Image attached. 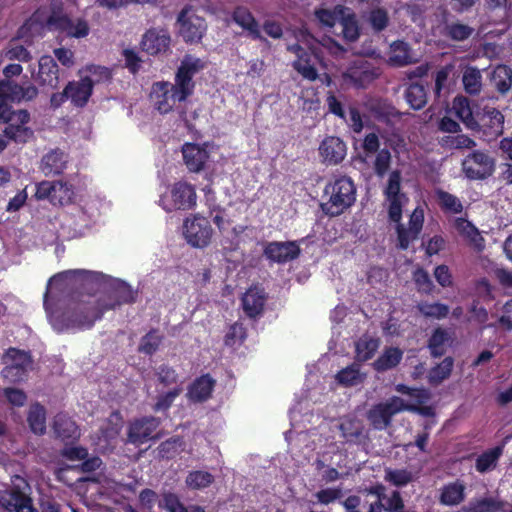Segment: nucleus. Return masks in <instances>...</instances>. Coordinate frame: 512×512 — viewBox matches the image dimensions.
<instances>
[{"label":"nucleus","mask_w":512,"mask_h":512,"mask_svg":"<svg viewBox=\"0 0 512 512\" xmlns=\"http://www.w3.org/2000/svg\"><path fill=\"white\" fill-rule=\"evenodd\" d=\"M101 299L82 295L80 299H71L55 321L58 331L68 329H89L105 313Z\"/></svg>","instance_id":"1"},{"label":"nucleus","mask_w":512,"mask_h":512,"mask_svg":"<svg viewBox=\"0 0 512 512\" xmlns=\"http://www.w3.org/2000/svg\"><path fill=\"white\" fill-rule=\"evenodd\" d=\"M324 196L327 201L320 204L322 212L331 218L340 216L356 202V185L347 175L333 176L324 188Z\"/></svg>","instance_id":"2"},{"label":"nucleus","mask_w":512,"mask_h":512,"mask_svg":"<svg viewBox=\"0 0 512 512\" xmlns=\"http://www.w3.org/2000/svg\"><path fill=\"white\" fill-rule=\"evenodd\" d=\"M26 480L14 476L11 484L0 486V507L8 512H38L33 506Z\"/></svg>","instance_id":"3"},{"label":"nucleus","mask_w":512,"mask_h":512,"mask_svg":"<svg viewBox=\"0 0 512 512\" xmlns=\"http://www.w3.org/2000/svg\"><path fill=\"white\" fill-rule=\"evenodd\" d=\"M206 67V62L202 59L186 54L177 68L172 84L176 95L181 101H186L193 95L195 90L194 76Z\"/></svg>","instance_id":"4"},{"label":"nucleus","mask_w":512,"mask_h":512,"mask_svg":"<svg viewBox=\"0 0 512 512\" xmlns=\"http://www.w3.org/2000/svg\"><path fill=\"white\" fill-rule=\"evenodd\" d=\"M197 195L193 185L186 181L175 182L169 192L161 195L159 205L166 211L190 210L196 206Z\"/></svg>","instance_id":"5"},{"label":"nucleus","mask_w":512,"mask_h":512,"mask_svg":"<svg viewBox=\"0 0 512 512\" xmlns=\"http://www.w3.org/2000/svg\"><path fill=\"white\" fill-rule=\"evenodd\" d=\"M6 366L2 370L4 378L13 383L24 381L33 368V359L29 351L9 348L5 355Z\"/></svg>","instance_id":"6"},{"label":"nucleus","mask_w":512,"mask_h":512,"mask_svg":"<svg viewBox=\"0 0 512 512\" xmlns=\"http://www.w3.org/2000/svg\"><path fill=\"white\" fill-rule=\"evenodd\" d=\"M179 24V35L187 44L199 43L207 31V24L204 18L198 16L192 7L185 6L177 17Z\"/></svg>","instance_id":"7"},{"label":"nucleus","mask_w":512,"mask_h":512,"mask_svg":"<svg viewBox=\"0 0 512 512\" xmlns=\"http://www.w3.org/2000/svg\"><path fill=\"white\" fill-rule=\"evenodd\" d=\"M402 175L400 170H393L388 178L384 189V196L389 203L388 216L392 222H399L402 219V209L408 198L401 192Z\"/></svg>","instance_id":"8"},{"label":"nucleus","mask_w":512,"mask_h":512,"mask_svg":"<svg viewBox=\"0 0 512 512\" xmlns=\"http://www.w3.org/2000/svg\"><path fill=\"white\" fill-rule=\"evenodd\" d=\"M403 411V399L392 396L386 402L378 403L367 412V419L376 430H384L391 425L392 418Z\"/></svg>","instance_id":"9"},{"label":"nucleus","mask_w":512,"mask_h":512,"mask_svg":"<svg viewBox=\"0 0 512 512\" xmlns=\"http://www.w3.org/2000/svg\"><path fill=\"white\" fill-rule=\"evenodd\" d=\"M462 169L468 179L483 180L493 174L495 162L487 153L474 151L465 157Z\"/></svg>","instance_id":"10"},{"label":"nucleus","mask_w":512,"mask_h":512,"mask_svg":"<svg viewBox=\"0 0 512 512\" xmlns=\"http://www.w3.org/2000/svg\"><path fill=\"white\" fill-rule=\"evenodd\" d=\"M378 77L368 61H355L340 75L341 87L366 88Z\"/></svg>","instance_id":"11"},{"label":"nucleus","mask_w":512,"mask_h":512,"mask_svg":"<svg viewBox=\"0 0 512 512\" xmlns=\"http://www.w3.org/2000/svg\"><path fill=\"white\" fill-rule=\"evenodd\" d=\"M161 420L154 416H144L134 419L129 423L127 429V443L140 446L149 440L158 439L153 433L160 426Z\"/></svg>","instance_id":"12"},{"label":"nucleus","mask_w":512,"mask_h":512,"mask_svg":"<svg viewBox=\"0 0 512 512\" xmlns=\"http://www.w3.org/2000/svg\"><path fill=\"white\" fill-rule=\"evenodd\" d=\"M30 121V113L26 109L16 110L10 121H5L7 126L3 130L4 136L17 143L24 144L34 135L33 130L27 126Z\"/></svg>","instance_id":"13"},{"label":"nucleus","mask_w":512,"mask_h":512,"mask_svg":"<svg viewBox=\"0 0 512 512\" xmlns=\"http://www.w3.org/2000/svg\"><path fill=\"white\" fill-rule=\"evenodd\" d=\"M300 254L301 248L297 241H271L267 242L263 249L265 258L277 264L296 260Z\"/></svg>","instance_id":"14"},{"label":"nucleus","mask_w":512,"mask_h":512,"mask_svg":"<svg viewBox=\"0 0 512 512\" xmlns=\"http://www.w3.org/2000/svg\"><path fill=\"white\" fill-rule=\"evenodd\" d=\"M184 236L193 247H206L212 237L211 225L205 218L186 219L184 221Z\"/></svg>","instance_id":"15"},{"label":"nucleus","mask_w":512,"mask_h":512,"mask_svg":"<svg viewBox=\"0 0 512 512\" xmlns=\"http://www.w3.org/2000/svg\"><path fill=\"white\" fill-rule=\"evenodd\" d=\"M150 99L161 114L169 113L176 102H182L173 90L172 83L168 81L155 82L151 88Z\"/></svg>","instance_id":"16"},{"label":"nucleus","mask_w":512,"mask_h":512,"mask_svg":"<svg viewBox=\"0 0 512 512\" xmlns=\"http://www.w3.org/2000/svg\"><path fill=\"white\" fill-rule=\"evenodd\" d=\"M171 36L167 29L150 28L142 36L140 46L144 52L155 56L170 49Z\"/></svg>","instance_id":"17"},{"label":"nucleus","mask_w":512,"mask_h":512,"mask_svg":"<svg viewBox=\"0 0 512 512\" xmlns=\"http://www.w3.org/2000/svg\"><path fill=\"white\" fill-rule=\"evenodd\" d=\"M319 155L327 165L340 164L347 155L346 143L337 136H327L319 145Z\"/></svg>","instance_id":"18"},{"label":"nucleus","mask_w":512,"mask_h":512,"mask_svg":"<svg viewBox=\"0 0 512 512\" xmlns=\"http://www.w3.org/2000/svg\"><path fill=\"white\" fill-rule=\"evenodd\" d=\"M68 99L72 105L83 108L93 93V81L90 77H82L79 81H70L66 87Z\"/></svg>","instance_id":"19"},{"label":"nucleus","mask_w":512,"mask_h":512,"mask_svg":"<svg viewBox=\"0 0 512 512\" xmlns=\"http://www.w3.org/2000/svg\"><path fill=\"white\" fill-rule=\"evenodd\" d=\"M183 160L190 172L198 173L204 169L209 159V152L205 147L196 143H185L182 146Z\"/></svg>","instance_id":"20"},{"label":"nucleus","mask_w":512,"mask_h":512,"mask_svg":"<svg viewBox=\"0 0 512 512\" xmlns=\"http://www.w3.org/2000/svg\"><path fill=\"white\" fill-rule=\"evenodd\" d=\"M216 380L210 374L197 377L188 387L187 396L194 403H203L211 398Z\"/></svg>","instance_id":"21"},{"label":"nucleus","mask_w":512,"mask_h":512,"mask_svg":"<svg viewBox=\"0 0 512 512\" xmlns=\"http://www.w3.org/2000/svg\"><path fill=\"white\" fill-rule=\"evenodd\" d=\"M137 294L124 282L118 283L108 295L107 299L100 298L105 311L115 309L123 304H131L136 301Z\"/></svg>","instance_id":"22"},{"label":"nucleus","mask_w":512,"mask_h":512,"mask_svg":"<svg viewBox=\"0 0 512 512\" xmlns=\"http://www.w3.org/2000/svg\"><path fill=\"white\" fill-rule=\"evenodd\" d=\"M297 55V60L293 62V68L309 81H315L318 78V72L313 63V55L300 45L296 44L291 48Z\"/></svg>","instance_id":"23"},{"label":"nucleus","mask_w":512,"mask_h":512,"mask_svg":"<svg viewBox=\"0 0 512 512\" xmlns=\"http://www.w3.org/2000/svg\"><path fill=\"white\" fill-rule=\"evenodd\" d=\"M232 19L237 25L246 30L253 40L266 41V38L261 34L258 22L248 8L236 7L232 13Z\"/></svg>","instance_id":"24"},{"label":"nucleus","mask_w":512,"mask_h":512,"mask_svg":"<svg viewBox=\"0 0 512 512\" xmlns=\"http://www.w3.org/2000/svg\"><path fill=\"white\" fill-rule=\"evenodd\" d=\"M266 301V294L263 289L257 286L250 287L242 297V306L249 318H256L262 314Z\"/></svg>","instance_id":"25"},{"label":"nucleus","mask_w":512,"mask_h":512,"mask_svg":"<svg viewBox=\"0 0 512 512\" xmlns=\"http://www.w3.org/2000/svg\"><path fill=\"white\" fill-rule=\"evenodd\" d=\"M36 197L38 199H50L52 202L62 200L70 197V189L66 183L62 181H42L37 185Z\"/></svg>","instance_id":"26"},{"label":"nucleus","mask_w":512,"mask_h":512,"mask_svg":"<svg viewBox=\"0 0 512 512\" xmlns=\"http://www.w3.org/2000/svg\"><path fill=\"white\" fill-rule=\"evenodd\" d=\"M41 85L56 88L59 84V67L53 57L45 55L39 59L38 77Z\"/></svg>","instance_id":"27"},{"label":"nucleus","mask_w":512,"mask_h":512,"mask_svg":"<svg viewBox=\"0 0 512 512\" xmlns=\"http://www.w3.org/2000/svg\"><path fill=\"white\" fill-rule=\"evenodd\" d=\"M67 156L59 148L52 149L41 159L40 169L46 176L60 175L66 168Z\"/></svg>","instance_id":"28"},{"label":"nucleus","mask_w":512,"mask_h":512,"mask_svg":"<svg viewBox=\"0 0 512 512\" xmlns=\"http://www.w3.org/2000/svg\"><path fill=\"white\" fill-rule=\"evenodd\" d=\"M342 505L346 512H383L381 499H370L361 495H350Z\"/></svg>","instance_id":"29"},{"label":"nucleus","mask_w":512,"mask_h":512,"mask_svg":"<svg viewBox=\"0 0 512 512\" xmlns=\"http://www.w3.org/2000/svg\"><path fill=\"white\" fill-rule=\"evenodd\" d=\"M53 429L56 436L63 441L76 440L80 436L76 422L63 413H59L55 416Z\"/></svg>","instance_id":"30"},{"label":"nucleus","mask_w":512,"mask_h":512,"mask_svg":"<svg viewBox=\"0 0 512 512\" xmlns=\"http://www.w3.org/2000/svg\"><path fill=\"white\" fill-rule=\"evenodd\" d=\"M411 48L408 43L397 40L390 45L389 64L394 67H403L413 63Z\"/></svg>","instance_id":"31"},{"label":"nucleus","mask_w":512,"mask_h":512,"mask_svg":"<svg viewBox=\"0 0 512 512\" xmlns=\"http://www.w3.org/2000/svg\"><path fill=\"white\" fill-rule=\"evenodd\" d=\"M403 358V351L398 347H385L382 354L374 361L377 372H385L397 367Z\"/></svg>","instance_id":"32"},{"label":"nucleus","mask_w":512,"mask_h":512,"mask_svg":"<svg viewBox=\"0 0 512 512\" xmlns=\"http://www.w3.org/2000/svg\"><path fill=\"white\" fill-rule=\"evenodd\" d=\"M453 110L456 116L471 129H476L479 126L473 112V108L469 99L465 96L458 95L453 100Z\"/></svg>","instance_id":"33"},{"label":"nucleus","mask_w":512,"mask_h":512,"mask_svg":"<svg viewBox=\"0 0 512 512\" xmlns=\"http://www.w3.org/2000/svg\"><path fill=\"white\" fill-rule=\"evenodd\" d=\"M452 340L451 334L442 327L433 330L428 339V349L433 358H440L446 353V347Z\"/></svg>","instance_id":"34"},{"label":"nucleus","mask_w":512,"mask_h":512,"mask_svg":"<svg viewBox=\"0 0 512 512\" xmlns=\"http://www.w3.org/2000/svg\"><path fill=\"white\" fill-rule=\"evenodd\" d=\"M481 124L478 127L487 128L490 134L500 135L504 129V116L496 108L486 107L480 118Z\"/></svg>","instance_id":"35"},{"label":"nucleus","mask_w":512,"mask_h":512,"mask_svg":"<svg viewBox=\"0 0 512 512\" xmlns=\"http://www.w3.org/2000/svg\"><path fill=\"white\" fill-rule=\"evenodd\" d=\"M465 498V486L459 480L444 485L441 489L439 501L446 506L460 504Z\"/></svg>","instance_id":"36"},{"label":"nucleus","mask_w":512,"mask_h":512,"mask_svg":"<svg viewBox=\"0 0 512 512\" xmlns=\"http://www.w3.org/2000/svg\"><path fill=\"white\" fill-rule=\"evenodd\" d=\"M502 509V501L493 497L473 498L462 508L463 512H498Z\"/></svg>","instance_id":"37"},{"label":"nucleus","mask_w":512,"mask_h":512,"mask_svg":"<svg viewBox=\"0 0 512 512\" xmlns=\"http://www.w3.org/2000/svg\"><path fill=\"white\" fill-rule=\"evenodd\" d=\"M464 91L469 95H478L482 90L481 71L474 66H466L462 73Z\"/></svg>","instance_id":"38"},{"label":"nucleus","mask_w":512,"mask_h":512,"mask_svg":"<svg viewBox=\"0 0 512 512\" xmlns=\"http://www.w3.org/2000/svg\"><path fill=\"white\" fill-rule=\"evenodd\" d=\"M504 450V445H498L491 449L484 451L480 454L475 462V469L479 473H485L491 469H493L502 456Z\"/></svg>","instance_id":"39"},{"label":"nucleus","mask_w":512,"mask_h":512,"mask_svg":"<svg viewBox=\"0 0 512 512\" xmlns=\"http://www.w3.org/2000/svg\"><path fill=\"white\" fill-rule=\"evenodd\" d=\"M437 204L444 213L460 214L464 207L460 199L442 189L435 190Z\"/></svg>","instance_id":"40"},{"label":"nucleus","mask_w":512,"mask_h":512,"mask_svg":"<svg viewBox=\"0 0 512 512\" xmlns=\"http://www.w3.org/2000/svg\"><path fill=\"white\" fill-rule=\"evenodd\" d=\"M27 422L31 431L43 435L46 431V411L42 405L36 403L30 407Z\"/></svg>","instance_id":"41"},{"label":"nucleus","mask_w":512,"mask_h":512,"mask_svg":"<svg viewBox=\"0 0 512 512\" xmlns=\"http://www.w3.org/2000/svg\"><path fill=\"white\" fill-rule=\"evenodd\" d=\"M183 446L184 440L181 436H172L159 444L157 456L160 459L171 460L182 451Z\"/></svg>","instance_id":"42"},{"label":"nucleus","mask_w":512,"mask_h":512,"mask_svg":"<svg viewBox=\"0 0 512 512\" xmlns=\"http://www.w3.org/2000/svg\"><path fill=\"white\" fill-rule=\"evenodd\" d=\"M405 98L412 109H422L427 103L425 87L419 83L410 84L405 91Z\"/></svg>","instance_id":"43"},{"label":"nucleus","mask_w":512,"mask_h":512,"mask_svg":"<svg viewBox=\"0 0 512 512\" xmlns=\"http://www.w3.org/2000/svg\"><path fill=\"white\" fill-rule=\"evenodd\" d=\"M454 366V359L450 356L445 357L441 363L437 364L429 371V381L431 384L438 385L449 378Z\"/></svg>","instance_id":"44"},{"label":"nucleus","mask_w":512,"mask_h":512,"mask_svg":"<svg viewBox=\"0 0 512 512\" xmlns=\"http://www.w3.org/2000/svg\"><path fill=\"white\" fill-rule=\"evenodd\" d=\"M379 345L380 341L377 338L365 337L360 339L356 343V356L358 360L365 362L372 359Z\"/></svg>","instance_id":"45"},{"label":"nucleus","mask_w":512,"mask_h":512,"mask_svg":"<svg viewBox=\"0 0 512 512\" xmlns=\"http://www.w3.org/2000/svg\"><path fill=\"white\" fill-rule=\"evenodd\" d=\"M339 429L347 442H356L362 435L363 425L357 419L346 418L340 423Z\"/></svg>","instance_id":"46"},{"label":"nucleus","mask_w":512,"mask_h":512,"mask_svg":"<svg viewBox=\"0 0 512 512\" xmlns=\"http://www.w3.org/2000/svg\"><path fill=\"white\" fill-rule=\"evenodd\" d=\"M214 481V476L203 470H195L188 473L186 477V485L195 490L203 489L210 486Z\"/></svg>","instance_id":"47"},{"label":"nucleus","mask_w":512,"mask_h":512,"mask_svg":"<svg viewBox=\"0 0 512 512\" xmlns=\"http://www.w3.org/2000/svg\"><path fill=\"white\" fill-rule=\"evenodd\" d=\"M417 309L426 318L443 319L449 314V306L438 302H420Z\"/></svg>","instance_id":"48"},{"label":"nucleus","mask_w":512,"mask_h":512,"mask_svg":"<svg viewBox=\"0 0 512 512\" xmlns=\"http://www.w3.org/2000/svg\"><path fill=\"white\" fill-rule=\"evenodd\" d=\"M493 81L500 93H507L512 85V70L505 65L498 66L493 73Z\"/></svg>","instance_id":"49"},{"label":"nucleus","mask_w":512,"mask_h":512,"mask_svg":"<svg viewBox=\"0 0 512 512\" xmlns=\"http://www.w3.org/2000/svg\"><path fill=\"white\" fill-rule=\"evenodd\" d=\"M339 384L349 387L361 382L360 367L358 364H351L336 374Z\"/></svg>","instance_id":"50"},{"label":"nucleus","mask_w":512,"mask_h":512,"mask_svg":"<svg viewBox=\"0 0 512 512\" xmlns=\"http://www.w3.org/2000/svg\"><path fill=\"white\" fill-rule=\"evenodd\" d=\"M162 342V336L157 334V331L151 330L141 338L139 345V352L146 355H153L159 348Z\"/></svg>","instance_id":"51"},{"label":"nucleus","mask_w":512,"mask_h":512,"mask_svg":"<svg viewBox=\"0 0 512 512\" xmlns=\"http://www.w3.org/2000/svg\"><path fill=\"white\" fill-rule=\"evenodd\" d=\"M21 92L22 85L10 81V80H1L0 81V94H3V97L8 102L19 103L21 102Z\"/></svg>","instance_id":"52"},{"label":"nucleus","mask_w":512,"mask_h":512,"mask_svg":"<svg viewBox=\"0 0 512 512\" xmlns=\"http://www.w3.org/2000/svg\"><path fill=\"white\" fill-rule=\"evenodd\" d=\"M413 281L420 293L431 294L434 290V284L430 275L423 268H417L413 272Z\"/></svg>","instance_id":"53"},{"label":"nucleus","mask_w":512,"mask_h":512,"mask_svg":"<svg viewBox=\"0 0 512 512\" xmlns=\"http://www.w3.org/2000/svg\"><path fill=\"white\" fill-rule=\"evenodd\" d=\"M473 31V28L470 26L458 22L446 26V35L454 41H464L468 39Z\"/></svg>","instance_id":"54"},{"label":"nucleus","mask_w":512,"mask_h":512,"mask_svg":"<svg viewBox=\"0 0 512 512\" xmlns=\"http://www.w3.org/2000/svg\"><path fill=\"white\" fill-rule=\"evenodd\" d=\"M385 480L396 487H403L412 482L413 475L406 469H390L386 471Z\"/></svg>","instance_id":"55"},{"label":"nucleus","mask_w":512,"mask_h":512,"mask_svg":"<svg viewBox=\"0 0 512 512\" xmlns=\"http://www.w3.org/2000/svg\"><path fill=\"white\" fill-rule=\"evenodd\" d=\"M159 507L168 512H189L188 508L183 505L179 497L172 492H167L162 495Z\"/></svg>","instance_id":"56"},{"label":"nucleus","mask_w":512,"mask_h":512,"mask_svg":"<svg viewBox=\"0 0 512 512\" xmlns=\"http://www.w3.org/2000/svg\"><path fill=\"white\" fill-rule=\"evenodd\" d=\"M46 23L48 26L54 27L61 32H65L66 34L72 27V20L67 15L60 14L55 10H53L51 15H49Z\"/></svg>","instance_id":"57"},{"label":"nucleus","mask_w":512,"mask_h":512,"mask_svg":"<svg viewBox=\"0 0 512 512\" xmlns=\"http://www.w3.org/2000/svg\"><path fill=\"white\" fill-rule=\"evenodd\" d=\"M180 392L181 389L176 387L164 394L159 395L157 397L156 403L153 406V410L155 412L168 410L172 406L173 402L178 397Z\"/></svg>","instance_id":"58"},{"label":"nucleus","mask_w":512,"mask_h":512,"mask_svg":"<svg viewBox=\"0 0 512 512\" xmlns=\"http://www.w3.org/2000/svg\"><path fill=\"white\" fill-rule=\"evenodd\" d=\"M391 163V153L388 149L384 148L378 151L375 162H374V171L378 177H383Z\"/></svg>","instance_id":"59"},{"label":"nucleus","mask_w":512,"mask_h":512,"mask_svg":"<svg viewBox=\"0 0 512 512\" xmlns=\"http://www.w3.org/2000/svg\"><path fill=\"white\" fill-rule=\"evenodd\" d=\"M325 103L329 113L339 117L340 119L346 120L343 103L337 98L334 91L327 92Z\"/></svg>","instance_id":"60"},{"label":"nucleus","mask_w":512,"mask_h":512,"mask_svg":"<svg viewBox=\"0 0 512 512\" xmlns=\"http://www.w3.org/2000/svg\"><path fill=\"white\" fill-rule=\"evenodd\" d=\"M87 71L90 73V78L93 81V86L96 83H105L111 80L112 73L109 68L100 65H89Z\"/></svg>","instance_id":"61"},{"label":"nucleus","mask_w":512,"mask_h":512,"mask_svg":"<svg viewBox=\"0 0 512 512\" xmlns=\"http://www.w3.org/2000/svg\"><path fill=\"white\" fill-rule=\"evenodd\" d=\"M156 375L158 381L164 386L175 384L178 380V374L175 369L166 364H162L158 367Z\"/></svg>","instance_id":"62"},{"label":"nucleus","mask_w":512,"mask_h":512,"mask_svg":"<svg viewBox=\"0 0 512 512\" xmlns=\"http://www.w3.org/2000/svg\"><path fill=\"white\" fill-rule=\"evenodd\" d=\"M397 240L398 247L402 250H406L409 247L411 241L415 240L419 234L414 233L410 228H405L400 221L397 222Z\"/></svg>","instance_id":"63"},{"label":"nucleus","mask_w":512,"mask_h":512,"mask_svg":"<svg viewBox=\"0 0 512 512\" xmlns=\"http://www.w3.org/2000/svg\"><path fill=\"white\" fill-rule=\"evenodd\" d=\"M461 236H463L476 250L482 251L484 249V238L481 236L479 230L474 224H471Z\"/></svg>","instance_id":"64"}]
</instances>
